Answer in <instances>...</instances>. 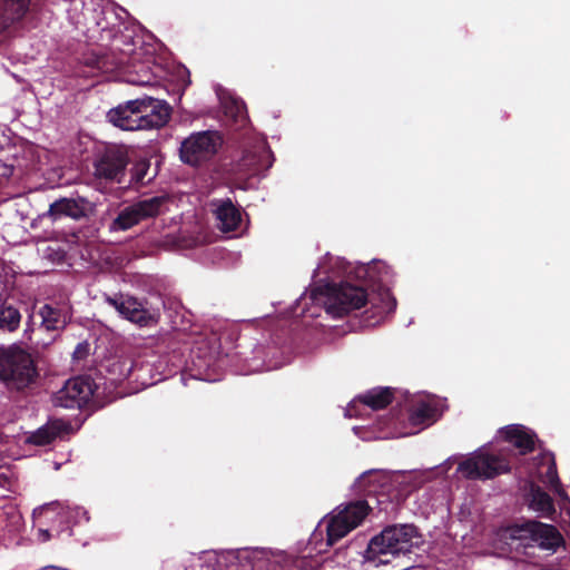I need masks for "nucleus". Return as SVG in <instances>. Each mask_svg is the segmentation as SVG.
<instances>
[{
	"label": "nucleus",
	"mask_w": 570,
	"mask_h": 570,
	"mask_svg": "<svg viewBox=\"0 0 570 570\" xmlns=\"http://www.w3.org/2000/svg\"><path fill=\"white\" fill-rule=\"evenodd\" d=\"M126 11L110 0H70L67 14L72 24L86 37L108 48L90 63L108 73L119 71L124 81L142 87H154L160 78L150 67V58H144L141 41L134 30L122 27Z\"/></svg>",
	"instance_id": "1"
},
{
	"label": "nucleus",
	"mask_w": 570,
	"mask_h": 570,
	"mask_svg": "<svg viewBox=\"0 0 570 570\" xmlns=\"http://www.w3.org/2000/svg\"><path fill=\"white\" fill-rule=\"evenodd\" d=\"M127 165L126 153L118 147H109L97 159L95 174L99 178L120 181Z\"/></svg>",
	"instance_id": "15"
},
{
	"label": "nucleus",
	"mask_w": 570,
	"mask_h": 570,
	"mask_svg": "<svg viewBox=\"0 0 570 570\" xmlns=\"http://www.w3.org/2000/svg\"><path fill=\"white\" fill-rule=\"evenodd\" d=\"M168 200L165 195L154 196L125 207L109 225L110 232H124L144 219L160 215L166 209Z\"/></svg>",
	"instance_id": "11"
},
{
	"label": "nucleus",
	"mask_w": 570,
	"mask_h": 570,
	"mask_svg": "<svg viewBox=\"0 0 570 570\" xmlns=\"http://www.w3.org/2000/svg\"><path fill=\"white\" fill-rule=\"evenodd\" d=\"M501 436L512 443L522 454L534 446V434L523 425L513 424L500 430Z\"/></svg>",
	"instance_id": "26"
},
{
	"label": "nucleus",
	"mask_w": 570,
	"mask_h": 570,
	"mask_svg": "<svg viewBox=\"0 0 570 570\" xmlns=\"http://www.w3.org/2000/svg\"><path fill=\"white\" fill-rule=\"evenodd\" d=\"M444 409V400L433 395H422L412 406L410 421L414 425H430L438 420Z\"/></svg>",
	"instance_id": "19"
},
{
	"label": "nucleus",
	"mask_w": 570,
	"mask_h": 570,
	"mask_svg": "<svg viewBox=\"0 0 570 570\" xmlns=\"http://www.w3.org/2000/svg\"><path fill=\"white\" fill-rule=\"evenodd\" d=\"M89 210L90 203L85 198H62L50 205L47 215L52 220L60 219L61 217L80 219L81 217H85Z\"/></svg>",
	"instance_id": "22"
},
{
	"label": "nucleus",
	"mask_w": 570,
	"mask_h": 570,
	"mask_svg": "<svg viewBox=\"0 0 570 570\" xmlns=\"http://www.w3.org/2000/svg\"><path fill=\"white\" fill-rule=\"evenodd\" d=\"M95 384L90 377L78 376L70 379L55 393L52 402L65 409H81L92 399Z\"/></svg>",
	"instance_id": "13"
},
{
	"label": "nucleus",
	"mask_w": 570,
	"mask_h": 570,
	"mask_svg": "<svg viewBox=\"0 0 570 570\" xmlns=\"http://www.w3.org/2000/svg\"><path fill=\"white\" fill-rule=\"evenodd\" d=\"M392 402V391L387 387H376L354 399L345 410V416H361L362 411L380 410Z\"/></svg>",
	"instance_id": "16"
},
{
	"label": "nucleus",
	"mask_w": 570,
	"mask_h": 570,
	"mask_svg": "<svg viewBox=\"0 0 570 570\" xmlns=\"http://www.w3.org/2000/svg\"><path fill=\"white\" fill-rule=\"evenodd\" d=\"M512 540L523 542L525 546H537L542 550L556 552L563 543L560 532L551 524L529 521L515 524L507 530Z\"/></svg>",
	"instance_id": "9"
},
{
	"label": "nucleus",
	"mask_w": 570,
	"mask_h": 570,
	"mask_svg": "<svg viewBox=\"0 0 570 570\" xmlns=\"http://www.w3.org/2000/svg\"><path fill=\"white\" fill-rule=\"evenodd\" d=\"M21 322L20 312L11 305L0 307V328L8 332H14Z\"/></svg>",
	"instance_id": "32"
},
{
	"label": "nucleus",
	"mask_w": 570,
	"mask_h": 570,
	"mask_svg": "<svg viewBox=\"0 0 570 570\" xmlns=\"http://www.w3.org/2000/svg\"><path fill=\"white\" fill-rule=\"evenodd\" d=\"M273 155L265 141H259L254 150L247 151L238 164V171L248 177L265 173L273 165Z\"/></svg>",
	"instance_id": "18"
},
{
	"label": "nucleus",
	"mask_w": 570,
	"mask_h": 570,
	"mask_svg": "<svg viewBox=\"0 0 570 570\" xmlns=\"http://www.w3.org/2000/svg\"><path fill=\"white\" fill-rule=\"evenodd\" d=\"M106 302L112 306L119 315L139 326H148L154 322L151 314L132 297H107Z\"/></svg>",
	"instance_id": "21"
},
{
	"label": "nucleus",
	"mask_w": 570,
	"mask_h": 570,
	"mask_svg": "<svg viewBox=\"0 0 570 570\" xmlns=\"http://www.w3.org/2000/svg\"><path fill=\"white\" fill-rule=\"evenodd\" d=\"M401 475L385 470H370L364 472L354 483L360 493L375 497L380 505L386 502L400 501L401 494L396 487L400 484Z\"/></svg>",
	"instance_id": "8"
},
{
	"label": "nucleus",
	"mask_w": 570,
	"mask_h": 570,
	"mask_svg": "<svg viewBox=\"0 0 570 570\" xmlns=\"http://www.w3.org/2000/svg\"><path fill=\"white\" fill-rule=\"evenodd\" d=\"M373 316H377L375 323L382 321L385 316L395 311L396 301L389 288L380 287L377 294L371 298Z\"/></svg>",
	"instance_id": "30"
},
{
	"label": "nucleus",
	"mask_w": 570,
	"mask_h": 570,
	"mask_svg": "<svg viewBox=\"0 0 570 570\" xmlns=\"http://www.w3.org/2000/svg\"><path fill=\"white\" fill-rule=\"evenodd\" d=\"M509 463L505 459L491 454L487 448H481L458 463L456 474L463 479H492L507 471Z\"/></svg>",
	"instance_id": "10"
},
{
	"label": "nucleus",
	"mask_w": 570,
	"mask_h": 570,
	"mask_svg": "<svg viewBox=\"0 0 570 570\" xmlns=\"http://www.w3.org/2000/svg\"><path fill=\"white\" fill-rule=\"evenodd\" d=\"M190 570H237V557L230 550L204 551L191 559Z\"/></svg>",
	"instance_id": "20"
},
{
	"label": "nucleus",
	"mask_w": 570,
	"mask_h": 570,
	"mask_svg": "<svg viewBox=\"0 0 570 570\" xmlns=\"http://www.w3.org/2000/svg\"><path fill=\"white\" fill-rule=\"evenodd\" d=\"M315 272L317 275L325 274L332 279L340 276H353L357 279H366L371 283H386L390 275L389 266L381 261L352 266V264L345 262L343 258L330 255L324 258Z\"/></svg>",
	"instance_id": "6"
},
{
	"label": "nucleus",
	"mask_w": 570,
	"mask_h": 570,
	"mask_svg": "<svg viewBox=\"0 0 570 570\" xmlns=\"http://www.w3.org/2000/svg\"><path fill=\"white\" fill-rule=\"evenodd\" d=\"M150 164L147 159H139L131 168V179L136 184H144Z\"/></svg>",
	"instance_id": "34"
},
{
	"label": "nucleus",
	"mask_w": 570,
	"mask_h": 570,
	"mask_svg": "<svg viewBox=\"0 0 570 570\" xmlns=\"http://www.w3.org/2000/svg\"><path fill=\"white\" fill-rule=\"evenodd\" d=\"M38 372L31 355L18 345L0 348V379L12 389L30 385Z\"/></svg>",
	"instance_id": "5"
},
{
	"label": "nucleus",
	"mask_w": 570,
	"mask_h": 570,
	"mask_svg": "<svg viewBox=\"0 0 570 570\" xmlns=\"http://www.w3.org/2000/svg\"><path fill=\"white\" fill-rule=\"evenodd\" d=\"M237 557V570L239 568L246 569L247 567L255 568L259 563L269 558V551L264 548H242L230 550Z\"/></svg>",
	"instance_id": "29"
},
{
	"label": "nucleus",
	"mask_w": 570,
	"mask_h": 570,
	"mask_svg": "<svg viewBox=\"0 0 570 570\" xmlns=\"http://www.w3.org/2000/svg\"><path fill=\"white\" fill-rule=\"evenodd\" d=\"M421 535L413 524H396L385 528L370 542V550L377 554L407 553L421 543Z\"/></svg>",
	"instance_id": "7"
},
{
	"label": "nucleus",
	"mask_w": 570,
	"mask_h": 570,
	"mask_svg": "<svg viewBox=\"0 0 570 570\" xmlns=\"http://www.w3.org/2000/svg\"><path fill=\"white\" fill-rule=\"evenodd\" d=\"M219 228L224 232L235 230L240 223V213L230 200L220 202L215 209Z\"/></svg>",
	"instance_id": "28"
},
{
	"label": "nucleus",
	"mask_w": 570,
	"mask_h": 570,
	"mask_svg": "<svg viewBox=\"0 0 570 570\" xmlns=\"http://www.w3.org/2000/svg\"><path fill=\"white\" fill-rule=\"evenodd\" d=\"M530 508L543 517H550L554 513L552 499L538 487L531 488Z\"/></svg>",
	"instance_id": "31"
},
{
	"label": "nucleus",
	"mask_w": 570,
	"mask_h": 570,
	"mask_svg": "<svg viewBox=\"0 0 570 570\" xmlns=\"http://www.w3.org/2000/svg\"><path fill=\"white\" fill-rule=\"evenodd\" d=\"M222 145V137L217 131L206 130L194 132L180 146V159L196 166L210 159Z\"/></svg>",
	"instance_id": "12"
},
{
	"label": "nucleus",
	"mask_w": 570,
	"mask_h": 570,
	"mask_svg": "<svg viewBox=\"0 0 570 570\" xmlns=\"http://www.w3.org/2000/svg\"><path fill=\"white\" fill-rule=\"evenodd\" d=\"M29 2L30 0H0V36L26 16Z\"/></svg>",
	"instance_id": "24"
},
{
	"label": "nucleus",
	"mask_w": 570,
	"mask_h": 570,
	"mask_svg": "<svg viewBox=\"0 0 570 570\" xmlns=\"http://www.w3.org/2000/svg\"><path fill=\"white\" fill-rule=\"evenodd\" d=\"M68 429L69 424L61 420H55L32 432L27 438V441L35 445H46L52 442L56 438L67 433Z\"/></svg>",
	"instance_id": "27"
},
{
	"label": "nucleus",
	"mask_w": 570,
	"mask_h": 570,
	"mask_svg": "<svg viewBox=\"0 0 570 570\" xmlns=\"http://www.w3.org/2000/svg\"><path fill=\"white\" fill-rule=\"evenodd\" d=\"M33 522L38 525V539L42 542L50 540L53 537H59L62 533L70 535L69 520L66 518H55L52 520H42L36 515V509L32 512Z\"/></svg>",
	"instance_id": "25"
},
{
	"label": "nucleus",
	"mask_w": 570,
	"mask_h": 570,
	"mask_svg": "<svg viewBox=\"0 0 570 570\" xmlns=\"http://www.w3.org/2000/svg\"><path fill=\"white\" fill-rule=\"evenodd\" d=\"M458 460V456H450L449 459H446L440 466H438L436 469H439L442 473L443 472H448L449 469L451 468V465L453 463H455Z\"/></svg>",
	"instance_id": "35"
},
{
	"label": "nucleus",
	"mask_w": 570,
	"mask_h": 570,
	"mask_svg": "<svg viewBox=\"0 0 570 570\" xmlns=\"http://www.w3.org/2000/svg\"><path fill=\"white\" fill-rule=\"evenodd\" d=\"M366 299L367 295L360 286L351 285L347 282L338 286L327 284L324 291L314 288L308 294L301 295L291 311V315L315 317L318 315L320 306L323 305L328 314L341 317L353 309L361 308Z\"/></svg>",
	"instance_id": "3"
},
{
	"label": "nucleus",
	"mask_w": 570,
	"mask_h": 570,
	"mask_svg": "<svg viewBox=\"0 0 570 570\" xmlns=\"http://www.w3.org/2000/svg\"><path fill=\"white\" fill-rule=\"evenodd\" d=\"M224 110L226 115H229L237 122H243L246 118L245 106L243 101L230 98L224 102Z\"/></svg>",
	"instance_id": "33"
},
{
	"label": "nucleus",
	"mask_w": 570,
	"mask_h": 570,
	"mask_svg": "<svg viewBox=\"0 0 570 570\" xmlns=\"http://www.w3.org/2000/svg\"><path fill=\"white\" fill-rule=\"evenodd\" d=\"M530 474L549 487V489L559 495L563 501H568V495L560 484L556 461L552 453H540L538 462H535L533 468L530 470Z\"/></svg>",
	"instance_id": "17"
},
{
	"label": "nucleus",
	"mask_w": 570,
	"mask_h": 570,
	"mask_svg": "<svg viewBox=\"0 0 570 570\" xmlns=\"http://www.w3.org/2000/svg\"><path fill=\"white\" fill-rule=\"evenodd\" d=\"M36 515H39L42 520H52L55 518H66L69 520L70 535L72 534V528L80 525L90 520L89 512L79 505H69L62 502H49L36 508Z\"/></svg>",
	"instance_id": "14"
},
{
	"label": "nucleus",
	"mask_w": 570,
	"mask_h": 570,
	"mask_svg": "<svg viewBox=\"0 0 570 570\" xmlns=\"http://www.w3.org/2000/svg\"><path fill=\"white\" fill-rule=\"evenodd\" d=\"M166 102L151 97L137 98L108 111V121L122 130L159 128L169 119Z\"/></svg>",
	"instance_id": "4"
},
{
	"label": "nucleus",
	"mask_w": 570,
	"mask_h": 570,
	"mask_svg": "<svg viewBox=\"0 0 570 570\" xmlns=\"http://www.w3.org/2000/svg\"><path fill=\"white\" fill-rule=\"evenodd\" d=\"M41 328L46 331H60L71 318L70 308L66 304H45L39 309Z\"/></svg>",
	"instance_id": "23"
},
{
	"label": "nucleus",
	"mask_w": 570,
	"mask_h": 570,
	"mask_svg": "<svg viewBox=\"0 0 570 570\" xmlns=\"http://www.w3.org/2000/svg\"><path fill=\"white\" fill-rule=\"evenodd\" d=\"M389 436H390L389 434H381V435H379L377 438H380V439H386V438H389Z\"/></svg>",
	"instance_id": "36"
},
{
	"label": "nucleus",
	"mask_w": 570,
	"mask_h": 570,
	"mask_svg": "<svg viewBox=\"0 0 570 570\" xmlns=\"http://www.w3.org/2000/svg\"><path fill=\"white\" fill-rule=\"evenodd\" d=\"M370 505L365 500L341 504L324 517L311 534L308 552L296 558L292 570H323L321 553L326 552L352 530L357 528L368 514Z\"/></svg>",
	"instance_id": "2"
}]
</instances>
